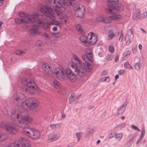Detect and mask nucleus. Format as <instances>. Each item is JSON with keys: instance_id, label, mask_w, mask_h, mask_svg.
<instances>
[{"instance_id": "nucleus-21", "label": "nucleus", "mask_w": 147, "mask_h": 147, "mask_svg": "<svg viewBox=\"0 0 147 147\" xmlns=\"http://www.w3.org/2000/svg\"><path fill=\"white\" fill-rule=\"evenodd\" d=\"M26 52L25 50H16L15 51V53L17 55H22L24 54H25Z\"/></svg>"}, {"instance_id": "nucleus-19", "label": "nucleus", "mask_w": 147, "mask_h": 147, "mask_svg": "<svg viewBox=\"0 0 147 147\" xmlns=\"http://www.w3.org/2000/svg\"><path fill=\"white\" fill-rule=\"evenodd\" d=\"M88 37H80V41L85 44V45L87 47L89 46L88 41L87 40Z\"/></svg>"}, {"instance_id": "nucleus-18", "label": "nucleus", "mask_w": 147, "mask_h": 147, "mask_svg": "<svg viewBox=\"0 0 147 147\" xmlns=\"http://www.w3.org/2000/svg\"><path fill=\"white\" fill-rule=\"evenodd\" d=\"M145 129H142L141 130V132L140 134V137L139 139L136 142V144H138L140 142L141 140H142L143 138L144 137L145 133Z\"/></svg>"}, {"instance_id": "nucleus-25", "label": "nucleus", "mask_w": 147, "mask_h": 147, "mask_svg": "<svg viewBox=\"0 0 147 147\" xmlns=\"http://www.w3.org/2000/svg\"><path fill=\"white\" fill-rule=\"evenodd\" d=\"M134 138V136H133L132 137L130 138L129 140L127 141L126 143V144L128 147H129L131 145L132 143L133 142V140Z\"/></svg>"}, {"instance_id": "nucleus-8", "label": "nucleus", "mask_w": 147, "mask_h": 147, "mask_svg": "<svg viewBox=\"0 0 147 147\" xmlns=\"http://www.w3.org/2000/svg\"><path fill=\"white\" fill-rule=\"evenodd\" d=\"M118 0H107V7L106 9V11L108 14H115L119 10L115 6L118 3Z\"/></svg>"}, {"instance_id": "nucleus-40", "label": "nucleus", "mask_w": 147, "mask_h": 147, "mask_svg": "<svg viewBox=\"0 0 147 147\" xmlns=\"http://www.w3.org/2000/svg\"><path fill=\"white\" fill-rule=\"evenodd\" d=\"M140 68V65L139 63H137L135 64L134 68L137 70H139Z\"/></svg>"}, {"instance_id": "nucleus-42", "label": "nucleus", "mask_w": 147, "mask_h": 147, "mask_svg": "<svg viewBox=\"0 0 147 147\" xmlns=\"http://www.w3.org/2000/svg\"><path fill=\"white\" fill-rule=\"evenodd\" d=\"M135 7L136 5L133 3H130L129 5V8L131 10H134Z\"/></svg>"}, {"instance_id": "nucleus-1", "label": "nucleus", "mask_w": 147, "mask_h": 147, "mask_svg": "<svg viewBox=\"0 0 147 147\" xmlns=\"http://www.w3.org/2000/svg\"><path fill=\"white\" fill-rule=\"evenodd\" d=\"M26 100V96L23 93H16L12 96V100L14 104L19 107L11 113L12 120L18 124L17 125L23 129H27L32 122L33 119L28 116V113L23 108L24 103Z\"/></svg>"}, {"instance_id": "nucleus-4", "label": "nucleus", "mask_w": 147, "mask_h": 147, "mask_svg": "<svg viewBox=\"0 0 147 147\" xmlns=\"http://www.w3.org/2000/svg\"><path fill=\"white\" fill-rule=\"evenodd\" d=\"M39 19L41 22L40 24H42L43 26V28L48 30L50 29V26L51 25V23L50 22L42 23V22L40 20V17L38 15ZM37 24H33L31 25V28L29 31V34L31 36H36L40 35L44 37H48V35L45 32H42L38 30V25L40 24H37Z\"/></svg>"}, {"instance_id": "nucleus-24", "label": "nucleus", "mask_w": 147, "mask_h": 147, "mask_svg": "<svg viewBox=\"0 0 147 147\" xmlns=\"http://www.w3.org/2000/svg\"><path fill=\"white\" fill-rule=\"evenodd\" d=\"M61 125L60 123H58L57 124H52L50 125V127L52 129H55L59 127Z\"/></svg>"}, {"instance_id": "nucleus-38", "label": "nucleus", "mask_w": 147, "mask_h": 147, "mask_svg": "<svg viewBox=\"0 0 147 147\" xmlns=\"http://www.w3.org/2000/svg\"><path fill=\"white\" fill-rule=\"evenodd\" d=\"M131 51H130L128 50L126 52H124V53L123 54V56L125 57H128L131 54Z\"/></svg>"}, {"instance_id": "nucleus-20", "label": "nucleus", "mask_w": 147, "mask_h": 147, "mask_svg": "<svg viewBox=\"0 0 147 147\" xmlns=\"http://www.w3.org/2000/svg\"><path fill=\"white\" fill-rule=\"evenodd\" d=\"M105 18V17L98 16L96 17V20L98 22L106 24Z\"/></svg>"}, {"instance_id": "nucleus-6", "label": "nucleus", "mask_w": 147, "mask_h": 147, "mask_svg": "<svg viewBox=\"0 0 147 147\" xmlns=\"http://www.w3.org/2000/svg\"><path fill=\"white\" fill-rule=\"evenodd\" d=\"M21 83L24 86H22V90L27 93H31L30 89L37 90L38 87L33 81H28L26 78L22 79Z\"/></svg>"}, {"instance_id": "nucleus-35", "label": "nucleus", "mask_w": 147, "mask_h": 147, "mask_svg": "<svg viewBox=\"0 0 147 147\" xmlns=\"http://www.w3.org/2000/svg\"><path fill=\"white\" fill-rule=\"evenodd\" d=\"M115 33L112 30H109L108 31L109 37H114L115 36Z\"/></svg>"}, {"instance_id": "nucleus-13", "label": "nucleus", "mask_w": 147, "mask_h": 147, "mask_svg": "<svg viewBox=\"0 0 147 147\" xmlns=\"http://www.w3.org/2000/svg\"><path fill=\"white\" fill-rule=\"evenodd\" d=\"M73 7L74 10L76 11L78 17L81 18L83 17L85 12V9L84 6L80 4L79 3H77L74 4Z\"/></svg>"}, {"instance_id": "nucleus-23", "label": "nucleus", "mask_w": 147, "mask_h": 147, "mask_svg": "<svg viewBox=\"0 0 147 147\" xmlns=\"http://www.w3.org/2000/svg\"><path fill=\"white\" fill-rule=\"evenodd\" d=\"M111 17L112 20L118 21L121 18V16L120 15H115L111 16Z\"/></svg>"}, {"instance_id": "nucleus-28", "label": "nucleus", "mask_w": 147, "mask_h": 147, "mask_svg": "<svg viewBox=\"0 0 147 147\" xmlns=\"http://www.w3.org/2000/svg\"><path fill=\"white\" fill-rule=\"evenodd\" d=\"M113 58V57L111 54H108L105 57V59L108 61H111Z\"/></svg>"}, {"instance_id": "nucleus-55", "label": "nucleus", "mask_w": 147, "mask_h": 147, "mask_svg": "<svg viewBox=\"0 0 147 147\" xmlns=\"http://www.w3.org/2000/svg\"><path fill=\"white\" fill-rule=\"evenodd\" d=\"M131 42V40L129 39H128L127 41L126 42V45H129Z\"/></svg>"}, {"instance_id": "nucleus-51", "label": "nucleus", "mask_w": 147, "mask_h": 147, "mask_svg": "<svg viewBox=\"0 0 147 147\" xmlns=\"http://www.w3.org/2000/svg\"><path fill=\"white\" fill-rule=\"evenodd\" d=\"M124 71L123 69H120L119 70L118 73L120 75H123L124 73Z\"/></svg>"}, {"instance_id": "nucleus-11", "label": "nucleus", "mask_w": 147, "mask_h": 147, "mask_svg": "<svg viewBox=\"0 0 147 147\" xmlns=\"http://www.w3.org/2000/svg\"><path fill=\"white\" fill-rule=\"evenodd\" d=\"M0 126L8 131L11 134H14L17 131V129L15 124L12 122H9L6 124L0 123Z\"/></svg>"}, {"instance_id": "nucleus-57", "label": "nucleus", "mask_w": 147, "mask_h": 147, "mask_svg": "<svg viewBox=\"0 0 147 147\" xmlns=\"http://www.w3.org/2000/svg\"><path fill=\"white\" fill-rule=\"evenodd\" d=\"M107 72L106 71H103L101 73V75L102 76L105 75L107 74Z\"/></svg>"}, {"instance_id": "nucleus-47", "label": "nucleus", "mask_w": 147, "mask_h": 147, "mask_svg": "<svg viewBox=\"0 0 147 147\" xmlns=\"http://www.w3.org/2000/svg\"><path fill=\"white\" fill-rule=\"evenodd\" d=\"M115 134L114 132H113L112 133L111 132L109 133L108 134V137L109 138H112L114 136Z\"/></svg>"}, {"instance_id": "nucleus-63", "label": "nucleus", "mask_w": 147, "mask_h": 147, "mask_svg": "<svg viewBox=\"0 0 147 147\" xmlns=\"http://www.w3.org/2000/svg\"><path fill=\"white\" fill-rule=\"evenodd\" d=\"M118 60H119V57H118V56H117L115 58V61L116 62L117 61H118Z\"/></svg>"}, {"instance_id": "nucleus-41", "label": "nucleus", "mask_w": 147, "mask_h": 147, "mask_svg": "<svg viewBox=\"0 0 147 147\" xmlns=\"http://www.w3.org/2000/svg\"><path fill=\"white\" fill-rule=\"evenodd\" d=\"M36 45L37 47H40L42 45V42L40 40L37 41L36 42Z\"/></svg>"}, {"instance_id": "nucleus-2", "label": "nucleus", "mask_w": 147, "mask_h": 147, "mask_svg": "<svg viewBox=\"0 0 147 147\" xmlns=\"http://www.w3.org/2000/svg\"><path fill=\"white\" fill-rule=\"evenodd\" d=\"M39 13H42V14H41L42 16V18L44 20H47V18H49L51 19L53 22H50L51 25H55L60 27H61L62 24L61 23L58 21L55 20V17L53 13L54 12L53 9L51 8L49 6H47L44 7H41L40 9L38 11Z\"/></svg>"}, {"instance_id": "nucleus-58", "label": "nucleus", "mask_w": 147, "mask_h": 147, "mask_svg": "<svg viewBox=\"0 0 147 147\" xmlns=\"http://www.w3.org/2000/svg\"><path fill=\"white\" fill-rule=\"evenodd\" d=\"M119 32H117V33H115V36H119Z\"/></svg>"}, {"instance_id": "nucleus-17", "label": "nucleus", "mask_w": 147, "mask_h": 147, "mask_svg": "<svg viewBox=\"0 0 147 147\" xmlns=\"http://www.w3.org/2000/svg\"><path fill=\"white\" fill-rule=\"evenodd\" d=\"M28 21L26 19L17 18L15 19V22L17 24H22L24 23H28Z\"/></svg>"}, {"instance_id": "nucleus-54", "label": "nucleus", "mask_w": 147, "mask_h": 147, "mask_svg": "<svg viewBox=\"0 0 147 147\" xmlns=\"http://www.w3.org/2000/svg\"><path fill=\"white\" fill-rule=\"evenodd\" d=\"M104 80H106L107 82H109L110 80L109 77L108 76L106 77H105Z\"/></svg>"}, {"instance_id": "nucleus-22", "label": "nucleus", "mask_w": 147, "mask_h": 147, "mask_svg": "<svg viewBox=\"0 0 147 147\" xmlns=\"http://www.w3.org/2000/svg\"><path fill=\"white\" fill-rule=\"evenodd\" d=\"M94 38V39H93V41H92V39L93 37H90V38L89 39V40L90 41H89L88 43L89 44V45H93L96 43L98 37Z\"/></svg>"}, {"instance_id": "nucleus-53", "label": "nucleus", "mask_w": 147, "mask_h": 147, "mask_svg": "<svg viewBox=\"0 0 147 147\" xmlns=\"http://www.w3.org/2000/svg\"><path fill=\"white\" fill-rule=\"evenodd\" d=\"M57 38V37H51V39H50L51 42H52L53 43H55V40H54V39L55 38Z\"/></svg>"}, {"instance_id": "nucleus-32", "label": "nucleus", "mask_w": 147, "mask_h": 147, "mask_svg": "<svg viewBox=\"0 0 147 147\" xmlns=\"http://www.w3.org/2000/svg\"><path fill=\"white\" fill-rule=\"evenodd\" d=\"M7 138V136L6 135L4 134H0V141L5 140Z\"/></svg>"}, {"instance_id": "nucleus-7", "label": "nucleus", "mask_w": 147, "mask_h": 147, "mask_svg": "<svg viewBox=\"0 0 147 147\" xmlns=\"http://www.w3.org/2000/svg\"><path fill=\"white\" fill-rule=\"evenodd\" d=\"M54 5L53 6V8L54 9L55 13L58 16H61L62 14V12L55 9L56 8H60L66 5L68 6H71L72 5V2L71 1L68 0L67 1L65 0L62 1L60 0H54L53 2Z\"/></svg>"}, {"instance_id": "nucleus-45", "label": "nucleus", "mask_w": 147, "mask_h": 147, "mask_svg": "<svg viewBox=\"0 0 147 147\" xmlns=\"http://www.w3.org/2000/svg\"><path fill=\"white\" fill-rule=\"evenodd\" d=\"M127 35L129 36H131L133 34V30L132 29H128L127 31Z\"/></svg>"}, {"instance_id": "nucleus-44", "label": "nucleus", "mask_w": 147, "mask_h": 147, "mask_svg": "<svg viewBox=\"0 0 147 147\" xmlns=\"http://www.w3.org/2000/svg\"><path fill=\"white\" fill-rule=\"evenodd\" d=\"M88 36L90 37H92V36H93V37H97V35L96 34L92 32H91L88 34Z\"/></svg>"}, {"instance_id": "nucleus-48", "label": "nucleus", "mask_w": 147, "mask_h": 147, "mask_svg": "<svg viewBox=\"0 0 147 147\" xmlns=\"http://www.w3.org/2000/svg\"><path fill=\"white\" fill-rule=\"evenodd\" d=\"M131 127L134 129L135 130H137L139 131H140V129H139L138 127L134 125H132L131 126Z\"/></svg>"}, {"instance_id": "nucleus-5", "label": "nucleus", "mask_w": 147, "mask_h": 147, "mask_svg": "<svg viewBox=\"0 0 147 147\" xmlns=\"http://www.w3.org/2000/svg\"><path fill=\"white\" fill-rule=\"evenodd\" d=\"M73 59L75 60V63L72 61V64L71 67H72L74 71L75 75L80 77L84 76L86 74V71L82 67V63L78 57L76 55L73 57Z\"/></svg>"}, {"instance_id": "nucleus-56", "label": "nucleus", "mask_w": 147, "mask_h": 147, "mask_svg": "<svg viewBox=\"0 0 147 147\" xmlns=\"http://www.w3.org/2000/svg\"><path fill=\"white\" fill-rule=\"evenodd\" d=\"M132 52L133 53H136L137 50L136 48L132 49Z\"/></svg>"}, {"instance_id": "nucleus-29", "label": "nucleus", "mask_w": 147, "mask_h": 147, "mask_svg": "<svg viewBox=\"0 0 147 147\" xmlns=\"http://www.w3.org/2000/svg\"><path fill=\"white\" fill-rule=\"evenodd\" d=\"M124 66L126 69H133V67H131V65L129 64V63L128 62H126L124 63Z\"/></svg>"}, {"instance_id": "nucleus-15", "label": "nucleus", "mask_w": 147, "mask_h": 147, "mask_svg": "<svg viewBox=\"0 0 147 147\" xmlns=\"http://www.w3.org/2000/svg\"><path fill=\"white\" fill-rule=\"evenodd\" d=\"M126 102V101L123 103L120 108L118 110L117 113L115 114V116H117L118 115L122 114L125 111L127 105Z\"/></svg>"}, {"instance_id": "nucleus-30", "label": "nucleus", "mask_w": 147, "mask_h": 147, "mask_svg": "<svg viewBox=\"0 0 147 147\" xmlns=\"http://www.w3.org/2000/svg\"><path fill=\"white\" fill-rule=\"evenodd\" d=\"M77 29L80 33H84V31L82 30V27L80 25H78L76 26Z\"/></svg>"}, {"instance_id": "nucleus-26", "label": "nucleus", "mask_w": 147, "mask_h": 147, "mask_svg": "<svg viewBox=\"0 0 147 147\" xmlns=\"http://www.w3.org/2000/svg\"><path fill=\"white\" fill-rule=\"evenodd\" d=\"M82 59L86 62L87 61H90V57H88V55L86 54H84L82 55Z\"/></svg>"}, {"instance_id": "nucleus-49", "label": "nucleus", "mask_w": 147, "mask_h": 147, "mask_svg": "<svg viewBox=\"0 0 147 147\" xmlns=\"http://www.w3.org/2000/svg\"><path fill=\"white\" fill-rule=\"evenodd\" d=\"M86 54L88 55V56L89 57H90V61H91V59L92 58V53L91 52H89L88 53L86 52Z\"/></svg>"}, {"instance_id": "nucleus-27", "label": "nucleus", "mask_w": 147, "mask_h": 147, "mask_svg": "<svg viewBox=\"0 0 147 147\" xmlns=\"http://www.w3.org/2000/svg\"><path fill=\"white\" fill-rule=\"evenodd\" d=\"M84 65L86 68L89 71H90L91 70V66L89 63L86 62V63H84Z\"/></svg>"}, {"instance_id": "nucleus-36", "label": "nucleus", "mask_w": 147, "mask_h": 147, "mask_svg": "<svg viewBox=\"0 0 147 147\" xmlns=\"http://www.w3.org/2000/svg\"><path fill=\"white\" fill-rule=\"evenodd\" d=\"M74 96L75 94L74 93H72L71 94L70 96L69 97V100L70 102H71L74 101Z\"/></svg>"}, {"instance_id": "nucleus-62", "label": "nucleus", "mask_w": 147, "mask_h": 147, "mask_svg": "<svg viewBox=\"0 0 147 147\" xmlns=\"http://www.w3.org/2000/svg\"><path fill=\"white\" fill-rule=\"evenodd\" d=\"M102 43L101 42H99L98 43V44L97 45L98 46H100L102 45Z\"/></svg>"}, {"instance_id": "nucleus-31", "label": "nucleus", "mask_w": 147, "mask_h": 147, "mask_svg": "<svg viewBox=\"0 0 147 147\" xmlns=\"http://www.w3.org/2000/svg\"><path fill=\"white\" fill-rule=\"evenodd\" d=\"M53 85L55 88H58L60 87V84L57 80H55L53 82Z\"/></svg>"}, {"instance_id": "nucleus-59", "label": "nucleus", "mask_w": 147, "mask_h": 147, "mask_svg": "<svg viewBox=\"0 0 147 147\" xmlns=\"http://www.w3.org/2000/svg\"><path fill=\"white\" fill-rule=\"evenodd\" d=\"M53 31H55L57 30V28L56 27H54L53 28Z\"/></svg>"}, {"instance_id": "nucleus-14", "label": "nucleus", "mask_w": 147, "mask_h": 147, "mask_svg": "<svg viewBox=\"0 0 147 147\" xmlns=\"http://www.w3.org/2000/svg\"><path fill=\"white\" fill-rule=\"evenodd\" d=\"M42 68L44 71L47 72L50 75L52 76L54 74L53 70L51 69L50 66L48 63L44 62L42 63Z\"/></svg>"}, {"instance_id": "nucleus-43", "label": "nucleus", "mask_w": 147, "mask_h": 147, "mask_svg": "<svg viewBox=\"0 0 147 147\" xmlns=\"http://www.w3.org/2000/svg\"><path fill=\"white\" fill-rule=\"evenodd\" d=\"M109 50L111 53H113L115 50L114 47L113 46H110L109 47Z\"/></svg>"}, {"instance_id": "nucleus-61", "label": "nucleus", "mask_w": 147, "mask_h": 147, "mask_svg": "<svg viewBox=\"0 0 147 147\" xmlns=\"http://www.w3.org/2000/svg\"><path fill=\"white\" fill-rule=\"evenodd\" d=\"M138 48H139V49H140V50H141V49H142V45H141V44H139V46H138Z\"/></svg>"}, {"instance_id": "nucleus-33", "label": "nucleus", "mask_w": 147, "mask_h": 147, "mask_svg": "<svg viewBox=\"0 0 147 147\" xmlns=\"http://www.w3.org/2000/svg\"><path fill=\"white\" fill-rule=\"evenodd\" d=\"M122 137V134L121 133H119L115 135V138L118 140H120Z\"/></svg>"}, {"instance_id": "nucleus-50", "label": "nucleus", "mask_w": 147, "mask_h": 147, "mask_svg": "<svg viewBox=\"0 0 147 147\" xmlns=\"http://www.w3.org/2000/svg\"><path fill=\"white\" fill-rule=\"evenodd\" d=\"M75 145V144L74 143H71L69 144L67 147H74Z\"/></svg>"}, {"instance_id": "nucleus-64", "label": "nucleus", "mask_w": 147, "mask_h": 147, "mask_svg": "<svg viewBox=\"0 0 147 147\" xmlns=\"http://www.w3.org/2000/svg\"><path fill=\"white\" fill-rule=\"evenodd\" d=\"M66 117V115L65 114H63L62 115V118H65Z\"/></svg>"}, {"instance_id": "nucleus-10", "label": "nucleus", "mask_w": 147, "mask_h": 147, "mask_svg": "<svg viewBox=\"0 0 147 147\" xmlns=\"http://www.w3.org/2000/svg\"><path fill=\"white\" fill-rule=\"evenodd\" d=\"M37 100L34 98H29L27 99L26 96V100L24 103L23 108L26 110L27 108L32 110L35 108L38 105Z\"/></svg>"}, {"instance_id": "nucleus-52", "label": "nucleus", "mask_w": 147, "mask_h": 147, "mask_svg": "<svg viewBox=\"0 0 147 147\" xmlns=\"http://www.w3.org/2000/svg\"><path fill=\"white\" fill-rule=\"evenodd\" d=\"M142 16L144 18H145L147 17V11H146V12L142 14Z\"/></svg>"}, {"instance_id": "nucleus-46", "label": "nucleus", "mask_w": 147, "mask_h": 147, "mask_svg": "<svg viewBox=\"0 0 147 147\" xmlns=\"http://www.w3.org/2000/svg\"><path fill=\"white\" fill-rule=\"evenodd\" d=\"M134 16L136 18H138L140 15V12L139 11H136L134 14Z\"/></svg>"}, {"instance_id": "nucleus-34", "label": "nucleus", "mask_w": 147, "mask_h": 147, "mask_svg": "<svg viewBox=\"0 0 147 147\" xmlns=\"http://www.w3.org/2000/svg\"><path fill=\"white\" fill-rule=\"evenodd\" d=\"M125 123H122L117 126L116 128L118 129H121L123 127L125 126Z\"/></svg>"}, {"instance_id": "nucleus-37", "label": "nucleus", "mask_w": 147, "mask_h": 147, "mask_svg": "<svg viewBox=\"0 0 147 147\" xmlns=\"http://www.w3.org/2000/svg\"><path fill=\"white\" fill-rule=\"evenodd\" d=\"M111 16L108 17H106L105 20L106 21V24H109L112 21Z\"/></svg>"}, {"instance_id": "nucleus-3", "label": "nucleus", "mask_w": 147, "mask_h": 147, "mask_svg": "<svg viewBox=\"0 0 147 147\" xmlns=\"http://www.w3.org/2000/svg\"><path fill=\"white\" fill-rule=\"evenodd\" d=\"M55 72L57 77L59 79L65 80L66 75L67 78L72 82H74L76 80L77 78L75 74L69 69L62 70L59 67H57L55 70Z\"/></svg>"}, {"instance_id": "nucleus-16", "label": "nucleus", "mask_w": 147, "mask_h": 147, "mask_svg": "<svg viewBox=\"0 0 147 147\" xmlns=\"http://www.w3.org/2000/svg\"><path fill=\"white\" fill-rule=\"evenodd\" d=\"M59 138L60 136L58 134H52L49 136L48 141L49 142L54 141L58 139Z\"/></svg>"}, {"instance_id": "nucleus-39", "label": "nucleus", "mask_w": 147, "mask_h": 147, "mask_svg": "<svg viewBox=\"0 0 147 147\" xmlns=\"http://www.w3.org/2000/svg\"><path fill=\"white\" fill-rule=\"evenodd\" d=\"M82 134V132H78L76 134V136L78 138V141H80V139L81 138L82 136L81 135Z\"/></svg>"}, {"instance_id": "nucleus-60", "label": "nucleus", "mask_w": 147, "mask_h": 147, "mask_svg": "<svg viewBox=\"0 0 147 147\" xmlns=\"http://www.w3.org/2000/svg\"><path fill=\"white\" fill-rule=\"evenodd\" d=\"M4 0H0V6H1L3 4Z\"/></svg>"}, {"instance_id": "nucleus-9", "label": "nucleus", "mask_w": 147, "mask_h": 147, "mask_svg": "<svg viewBox=\"0 0 147 147\" xmlns=\"http://www.w3.org/2000/svg\"><path fill=\"white\" fill-rule=\"evenodd\" d=\"M19 16L22 18L27 19L28 22L32 23L34 24V23L40 24L41 22L39 19L38 15L36 14H34L32 15H28L26 13H24L22 12H20L19 13Z\"/></svg>"}, {"instance_id": "nucleus-12", "label": "nucleus", "mask_w": 147, "mask_h": 147, "mask_svg": "<svg viewBox=\"0 0 147 147\" xmlns=\"http://www.w3.org/2000/svg\"><path fill=\"white\" fill-rule=\"evenodd\" d=\"M30 131L23 129V133L33 139L36 140L40 138V134L39 131L32 128H30Z\"/></svg>"}]
</instances>
